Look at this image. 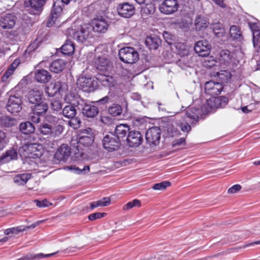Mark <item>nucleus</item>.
I'll return each mask as SVG.
<instances>
[{
    "label": "nucleus",
    "instance_id": "1",
    "mask_svg": "<svg viewBox=\"0 0 260 260\" xmlns=\"http://www.w3.org/2000/svg\"><path fill=\"white\" fill-rule=\"evenodd\" d=\"M220 106V101L219 98L209 99L206 101L201 109L194 107L187 108L185 115L191 123L197 122L203 115L210 112L214 108H218Z\"/></svg>",
    "mask_w": 260,
    "mask_h": 260
},
{
    "label": "nucleus",
    "instance_id": "2",
    "mask_svg": "<svg viewBox=\"0 0 260 260\" xmlns=\"http://www.w3.org/2000/svg\"><path fill=\"white\" fill-rule=\"evenodd\" d=\"M94 138L91 128H87L82 129L80 131L78 137L72 139L71 144L74 148L79 151L83 149V147L90 146L94 141Z\"/></svg>",
    "mask_w": 260,
    "mask_h": 260
},
{
    "label": "nucleus",
    "instance_id": "3",
    "mask_svg": "<svg viewBox=\"0 0 260 260\" xmlns=\"http://www.w3.org/2000/svg\"><path fill=\"white\" fill-rule=\"evenodd\" d=\"M118 55L120 59L125 63H136L139 59L137 51L133 47H126L120 49Z\"/></svg>",
    "mask_w": 260,
    "mask_h": 260
},
{
    "label": "nucleus",
    "instance_id": "4",
    "mask_svg": "<svg viewBox=\"0 0 260 260\" xmlns=\"http://www.w3.org/2000/svg\"><path fill=\"white\" fill-rule=\"evenodd\" d=\"M93 37L92 27L89 23L81 25L80 28L73 34V38L81 43L85 42L87 40Z\"/></svg>",
    "mask_w": 260,
    "mask_h": 260
},
{
    "label": "nucleus",
    "instance_id": "5",
    "mask_svg": "<svg viewBox=\"0 0 260 260\" xmlns=\"http://www.w3.org/2000/svg\"><path fill=\"white\" fill-rule=\"evenodd\" d=\"M223 88V86L221 82L209 81L206 82L205 84V92L207 94L212 96V98H219L220 101V106L221 107V97H215L221 93Z\"/></svg>",
    "mask_w": 260,
    "mask_h": 260
},
{
    "label": "nucleus",
    "instance_id": "6",
    "mask_svg": "<svg viewBox=\"0 0 260 260\" xmlns=\"http://www.w3.org/2000/svg\"><path fill=\"white\" fill-rule=\"evenodd\" d=\"M77 87L85 92L93 91L97 86V82L90 77L80 76L76 82Z\"/></svg>",
    "mask_w": 260,
    "mask_h": 260
},
{
    "label": "nucleus",
    "instance_id": "7",
    "mask_svg": "<svg viewBox=\"0 0 260 260\" xmlns=\"http://www.w3.org/2000/svg\"><path fill=\"white\" fill-rule=\"evenodd\" d=\"M161 130L159 127L153 126L149 128L145 134L146 140L150 145L156 146L159 143Z\"/></svg>",
    "mask_w": 260,
    "mask_h": 260
},
{
    "label": "nucleus",
    "instance_id": "8",
    "mask_svg": "<svg viewBox=\"0 0 260 260\" xmlns=\"http://www.w3.org/2000/svg\"><path fill=\"white\" fill-rule=\"evenodd\" d=\"M120 145V140L112 134L105 136L103 140L104 148L110 152L117 150Z\"/></svg>",
    "mask_w": 260,
    "mask_h": 260
},
{
    "label": "nucleus",
    "instance_id": "9",
    "mask_svg": "<svg viewBox=\"0 0 260 260\" xmlns=\"http://www.w3.org/2000/svg\"><path fill=\"white\" fill-rule=\"evenodd\" d=\"M89 24L91 25L92 31L100 34L106 32L109 27L107 21L102 17L94 18Z\"/></svg>",
    "mask_w": 260,
    "mask_h": 260
},
{
    "label": "nucleus",
    "instance_id": "10",
    "mask_svg": "<svg viewBox=\"0 0 260 260\" xmlns=\"http://www.w3.org/2000/svg\"><path fill=\"white\" fill-rule=\"evenodd\" d=\"M235 54L229 50H221L218 54L217 59L220 64L228 67L235 60Z\"/></svg>",
    "mask_w": 260,
    "mask_h": 260
},
{
    "label": "nucleus",
    "instance_id": "11",
    "mask_svg": "<svg viewBox=\"0 0 260 260\" xmlns=\"http://www.w3.org/2000/svg\"><path fill=\"white\" fill-rule=\"evenodd\" d=\"M22 100L20 96L11 95L6 105V109L12 113H18L22 109Z\"/></svg>",
    "mask_w": 260,
    "mask_h": 260
},
{
    "label": "nucleus",
    "instance_id": "12",
    "mask_svg": "<svg viewBox=\"0 0 260 260\" xmlns=\"http://www.w3.org/2000/svg\"><path fill=\"white\" fill-rule=\"evenodd\" d=\"M16 16L11 13L0 16V27L4 29L12 28L16 24Z\"/></svg>",
    "mask_w": 260,
    "mask_h": 260
},
{
    "label": "nucleus",
    "instance_id": "13",
    "mask_svg": "<svg viewBox=\"0 0 260 260\" xmlns=\"http://www.w3.org/2000/svg\"><path fill=\"white\" fill-rule=\"evenodd\" d=\"M194 51L199 56L206 57L209 55L211 51V45L206 40L197 42L194 46Z\"/></svg>",
    "mask_w": 260,
    "mask_h": 260
},
{
    "label": "nucleus",
    "instance_id": "14",
    "mask_svg": "<svg viewBox=\"0 0 260 260\" xmlns=\"http://www.w3.org/2000/svg\"><path fill=\"white\" fill-rule=\"evenodd\" d=\"M64 101L69 105L74 106L78 110L83 108L84 104V100L75 93H69L64 97Z\"/></svg>",
    "mask_w": 260,
    "mask_h": 260
},
{
    "label": "nucleus",
    "instance_id": "15",
    "mask_svg": "<svg viewBox=\"0 0 260 260\" xmlns=\"http://www.w3.org/2000/svg\"><path fill=\"white\" fill-rule=\"evenodd\" d=\"M126 140L130 147H138L142 143L143 139L139 131H132L128 133Z\"/></svg>",
    "mask_w": 260,
    "mask_h": 260
},
{
    "label": "nucleus",
    "instance_id": "16",
    "mask_svg": "<svg viewBox=\"0 0 260 260\" xmlns=\"http://www.w3.org/2000/svg\"><path fill=\"white\" fill-rule=\"evenodd\" d=\"M118 14L124 18H130L134 15L135 8L128 3L119 4L117 8Z\"/></svg>",
    "mask_w": 260,
    "mask_h": 260
},
{
    "label": "nucleus",
    "instance_id": "17",
    "mask_svg": "<svg viewBox=\"0 0 260 260\" xmlns=\"http://www.w3.org/2000/svg\"><path fill=\"white\" fill-rule=\"evenodd\" d=\"M94 65L98 70L102 72H108L112 68L110 61L104 56L96 58L94 60Z\"/></svg>",
    "mask_w": 260,
    "mask_h": 260
},
{
    "label": "nucleus",
    "instance_id": "18",
    "mask_svg": "<svg viewBox=\"0 0 260 260\" xmlns=\"http://www.w3.org/2000/svg\"><path fill=\"white\" fill-rule=\"evenodd\" d=\"M71 148L67 144H62L54 154L55 158L59 161H66L70 156Z\"/></svg>",
    "mask_w": 260,
    "mask_h": 260
},
{
    "label": "nucleus",
    "instance_id": "19",
    "mask_svg": "<svg viewBox=\"0 0 260 260\" xmlns=\"http://www.w3.org/2000/svg\"><path fill=\"white\" fill-rule=\"evenodd\" d=\"M178 9V4L176 0H165L160 6L161 12L169 14L176 11Z\"/></svg>",
    "mask_w": 260,
    "mask_h": 260
},
{
    "label": "nucleus",
    "instance_id": "20",
    "mask_svg": "<svg viewBox=\"0 0 260 260\" xmlns=\"http://www.w3.org/2000/svg\"><path fill=\"white\" fill-rule=\"evenodd\" d=\"M79 110H81L83 114L89 118L95 117L99 113V109L96 106L87 104L85 101L83 108L80 109Z\"/></svg>",
    "mask_w": 260,
    "mask_h": 260
},
{
    "label": "nucleus",
    "instance_id": "21",
    "mask_svg": "<svg viewBox=\"0 0 260 260\" xmlns=\"http://www.w3.org/2000/svg\"><path fill=\"white\" fill-rule=\"evenodd\" d=\"M35 79L38 82L46 83L50 80L51 76L47 70L39 69L35 72Z\"/></svg>",
    "mask_w": 260,
    "mask_h": 260
},
{
    "label": "nucleus",
    "instance_id": "22",
    "mask_svg": "<svg viewBox=\"0 0 260 260\" xmlns=\"http://www.w3.org/2000/svg\"><path fill=\"white\" fill-rule=\"evenodd\" d=\"M66 64L67 62L63 59H56L50 64L49 69L52 72L59 73L64 70Z\"/></svg>",
    "mask_w": 260,
    "mask_h": 260
},
{
    "label": "nucleus",
    "instance_id": "23",
    "mask_svg": "<svg viewBox=\"0 0 260 260\" xmlns=\"http://www.w3.org/2000/svg\"><path fill=\"white\" fill-rule=\"evenodd\" d=\"M43 92L39 90H31L28 95V101L29 103L35 105L42 101Z\"/></svg>",
    "mask_w": 260,
    "mask_h": 260
},
{
    "label": "nucleus",
    "instance_id": "24",
    "mask_svg": "<svg viewBox=\"0 0 260 260\" xmlns=\"http://www.w3.org/2000/svg\"><path fill=\"white\" fill-rule=\"evenodd\" d=\"M46 2V0H28L25 3V6L26 7L30 6L33 11L40 12L42 11Z\"/></svg>",
    "mask_w": 260,
    "mask_h": 260
},
{
    "label": "nucleus",
    "instance_id": "25",
    "mask_svg": "<svg viewBox=\"0 0 260 260\" xmlns=\"http://www.w3.org/2000/svg\"><path fill=\"white\" fill-rule=\"evenodd\" d=\"M129 132H130V127L125 124H121L117 125L115 129V133L116 135V137L118 140L122 139L126 136L127 137Z\"/></svg>",
    "mask_w": 260,
    "mask_h": 260
},
{
    "label": "nucleus",
    "instance_id": "26",
    "mask_svg": "<svg viewBox=\"0 0 260 260\" xmlns=\"http://www.w3.org/2000/svg\"><path fill=\"white\" fill-rule=\"evenodd\" d=\"M160 43L161 40L157 36L147 37L145 40V44L150 49H157Z\"/></svg>",
    "mask_w": 260,
    "mask_h": 260
},
{
    "label": "nucleus",
    "instance_id": "27",
    "mask_svg": "<svg viewBox=\"0 0 260 260\" xmlns=\"http://www.w3.org/2000/svg\"><path fill=\"white\" fill-rule=\"evenodd\" d=\"M48 109V106L47 104L43 100L38 102L37 104L34 105V107L32 108V111H34V113L39 115L45 114Z\"/></svg>",
    "mask_w": 260,
    "mask_h": 260
},
{
    "label": "nucleus",
    "instance_id": "28",
    "mask_svg": "<svg viewBox=\"0 0 260 260\" xmlns=\"http://www.w3.org/2000/svg\"><path fill=\"white\" fill-rule=\"evenodd\" d=\"M211 28L215 35L218 38H222L225 35V31L223 25L220 22L212 23Z\"/></svg>",
    "mask_w": 260,
    "mask_h": 260
},
{
    "label": "nucleus",
    "instance_id": "29",
    "mask_svg": "<svg viewBox=\"0 0 260 260\" xmlns=\"http://www.w3.org/2000/svg\"><path fill=\"white\" fill-rule=\"evenodd\" d=\"M17 153L14 149L7 150L6 153L0 157V161L2 163L8 162L12 160L16 159Z\"/></svg>",
    "mask_w": 260,
    "mask_h": 260
},
{
    "label": "nucleus",
    "instance_id": "30",
    "mask_svg": "<svg viewBox=\"0 0 260 260\" xmlns=\"http://www.w3.org/2000/svg\"><path fill=\"white\" fill-rule=\"evenodd\" d=\"M29 154L33 157H40L43 152V148L42 145L36 143H30Z\"/></svg>",
    "mask_w": 260,
    "mask_h": 260
},
{
    "label": "nucleus",
    "instance_id": "31",
    "mask_svg": "<svg viewBox=\"0 0 260 260\" xmlns=\"http://www.w3.org/2000/svg\"><path fill=\"white\" fill-rule=\"evenodd\" d=\"M208 22L206 18L201 15H197L194 19V24L197 30H201L207 27Z\"/></svg>",
    "mask_w": 260,
    "mask_h": 260
},
{
    "label": "nucleus",
    "instance_id": "32",
    "mask_svg": "<svg viewBox=\"0 0 260 260\" xmlns=\"http://www.w3.org/2000/svg\"><path fill=\"white\" fill-rule=\"evenodd\" d=\"M19 128L20 131L25 135H29L33 133L35 131L34 125L29 121L21 123Z\"/></svg>",
    "mask_w": 260,
    "mask_h": 260
},
{
    "label": "nucleus",
    "instance_id": "33",
    "mask_svg": "<svg viewBox=\"0 0 260 260\" xmlns=\"http://www.w3.org/2000/svg\"><path fill=\"white\" fill-rule=\"evenodd\" d=\"M74 106H66L62 110L61 114L68 118H73L75 117L77 111Z\"/></svg>",
    "mask_w": 260,
    "mask_h": 260
},
{
    "label": "nucleus",
    "instance_id": "34",
    "mask_svg": "<svg viewBox=\"0 0 260 260\" xmlns=\"http://www.w3.org/2000/svg\"><path fill=\"white\" fill-rule=\"evenodd\" d=\"M230 34L231 37L234 40L240 41L243 39L240 28L237 25H233L230 27Z\"/></svg>",
    "mask_w": 260,
    "mask_h": 260
},
{
    "label": "nucleus",
    "instance_id": "35",
    "mask_svg": "<svg viewBox=\"0 0 260 260\" xmlns=\"http://www.w3.org/2000/svg\"><path fill=\"white\" fill-rule=\"evenodd\" d=\"M61 49L62 54L70 55L72 54L75 51L74 44L72 41L67 40L62 45Z\"/></svg>",
    "mask_w": 260,
    "mask_h": 260
},
{
    "label": "nucleus",
    "instance_id": "36",
    "mask_svg": "<svg viewBox=\"0 0 260 260\" xmlns=\"http://www.w3.org/2000/svg\"><path fill=\"white\" fill-rule=\"evenodd\" d=\"M50 109L53 112L61 113L62 108V103L60 99L53 98L50 102Z\"/></svg>",
    "mask_w": 260,
    "mask_h": 260
},
{
    "label": "nucleus",
    "instance_id": "37",
    "mask_svg": "<svg viewBox=\"0 0 260 260\" xmlns=\"http://www.w3.org/2000/svg\"><path fill=\"white\" fill-rule=\"evenodd\" d=\"M31 175L29 173L18 174L14 178V181L18 185H24L30 178Z\"/></svg>",
    "mask_w": 260,
    "mask_h": 260
},
{
    "label": "nucleus",
    "instance_id": "38",
    "mask_svg": "<svg viewBox=\"0 0 260 260\" xmlns=\"http://www.w3.org/2000/svg\"><path fill=\"white\" fill-rule=\"evenodd\" d=\"M54 254V253H50V254H44L43 253L28 254L24 256H23L20 258H18V260L40 259L44 258V257H50Z\"/></svg>",
    "mask_w": 260,
    "mask_h": 260
},
{
    "label": "nucleus",
    "instance_id": "39",
    "mask_svg": "<svg viewBox=\"0 0 260 260\" xmlns=\"http://www.w3.org/2000/svg\"><path fill=\"white\" fill-rule=\"evenodd\" d=\"M15 118L8 116L2 115L0 119V125L2 126L9 127L15 125Z\"/></svg>",
    "mask_w": 260,
    "mask_h": 260
},
{
    "label": "nucleus",
    "instance_id": "40",
    "mask_svg": "<svg viewBox=\"0 0 260 260\" xmlns=\"http://www.w3.org/2000/svg\"><path fill=\"white\" fill-rule=\"evenodd\" d=\"M155 11V8L154 4L150 3L142 7L141 13L142 16L145 17L153 14Z\"/></svg>",
    "mask_w": 260,
    "mask_h": 260
},
{
    "label": "nucleus",
    "instance_id": "41",
    "mask_svg": "<svg viewBox=\"0 0 260 260\" xmlns=\"http://www.w3.org/2000/svg\"><path fill=\"white\" fill-rule=\"evenodd\" d=\"M64 169L68 171H73L78 174H86L89 172L90 170L89 166H84L83 169H80L75 166H69L64 167Z\"/></svg>",
    "mask_w": 260,
    "mask_h": 260
},
{
    "label": "nucleus",
    "instance_id": "42",
    "mask_svg": "<svg viewBox=\"0 0 260 260\" xmlns=\"http://www.w3.org/2000/svg\"><path fill=\"white\" fill-rule=\"evenodd\" d=\"M111 200L109 198H104L103 200L96 202H93L90 203V209H93L98 207H106L110 205Z\"/></svg>",
    "mask_w": 260,
    "mask_h": 260
},
{
    "label": "nucleus",
    "instance_id": "43",
    "mask_svg": "<svg viewBox=\"0 0 260 260\" xmlns=\"http://www.w3.org/2000/svg\"><path fill=\"white\" fill-rule=\"evenodd\" d=\"M216 76L220 79L221 82H226L230 79L231 75L228 71L221 70L216 73Z\"/></svg>",
    "mask_w": 260,
    "mask_h": 260
},
{
    "label": "nucleus",
    "instance_id": "44",
    "mask_svg": "<svg viewBox=\"0 0 260 260\" xmlns=\"http://www.w3.org/2000/svg\"><path fill=\"white\" fill-rule=\"evenodd\" d=\"M99 79L102 84L105 86L110 87L114 85V79L111 76H103Z\"/></svg>",
    "mask_w": 260,
    "mask_h": 260
},
{
    "label": "nucleus",
    "instance_id": "45",
    "mask_svg": "<svg viewBox=\"0 0 260 260\" xmlns=\"http://www.w3.org/2000/svg\"><path fill=\"white\" fill-rule=\"evenodd\" d=\"M39 131L43 135H50L53 133L52 126L48 123H43L40 125Z\"/></svg>",
    "mask_w": 260,
    "mask_h": 260
},
{
    "label": "nucleus",
    "instance_id": "46",
    "mask_svg": "<svg viewBox=\"0 0 260 260\" xmlns=\"http://www.w3.org/2000/svg\"><path fill=\"white\" fill-rule=\"evenodd\" d=\"M170 182L168 181H164L160 183L154 184L152 187L154 190H162L166 189L168 187L171 185Z\"/></svg>",
    "mask_w": 260,
    "mask_h": 260
},
{
    "label": "nucleus",
    "instance_id": "47",
    "mask_svg": "<svg viewBox=\"0 0 260 260\" xmlns=\"http://www.w3.org/2000/svg\"><path fill=\"white\" fill-rule=\"evenodd\" d=\"M253 32V46H258L259 49L260 50V45L259 43L260 42V31L259 29H255L252 30Z\"/></svg>",
    "mask_w": 260,
    "mask_h": 260
},
{
    "label": "nucleus",
    "instance_id": "48",
    "mask_svg": "<svg viewBox=\"0 0 260 260\" xmlns=\"http://www.w3.org/2000/svg\"><path fill=\"white\" fill-rule=\"evenodd\" d=\"M109 112L113 116H119L122 113V109L119 105H114L109 109Z\"/></svg>",
    "mask_w": 260,
    "mask_h": 260
},
{
    "label": "nucleus",
    "instance_id": "49",
    "mask_svg": "<svg viewBox=\"0 0 260 260\" xmlns=\"http://www.w3.org/2000/svg\"><path fill=\"white\" fill-rule=\"evenodd\" d=\"M176 47L177 49L178 53L180 55L184 56L188 55V50L183 44L178 43L176 45Z\"/></svg>",
    "mask_w": 260,
    "mask_h": 260
},
{
    "label": "nucleus",
    "instance_id": "50",
    "mask_svg": "<svg viewBox=\"0 0 260 260\" xmlns=\"http://www.w3.org/2000/svg\"><path fill=\"white\" fill-rule=\"evenodd\" d=\"M30 143L25 144L19 148L18 152L21 155L26 157L29 154L30 149Z\"/></svg>",
    "mask_w": 260,
    "mask_h": 260
},
{
    "label": "nucleus",
    "instance_id": "51",
    "mask_svg": "<svg viewBox=\"0 0 260 260\" xmlns=\"http://www.w3.org/2000/svg\"><path fill=\"white\" fill-rule=\"evenodd\" d=\"M141 202L139 200L135 199L131 202L127 203L123 206V210H128L134 207H140Z\"/></svg>",
    "mask_w": 260,
    "mask_h": 260
},
{
    "label": "nucleus",
    "instance_id": "52",
    "mask_svg": "<svg viewBox=\"0 0 260 260\" xmlns=\"http://www.w3.org/2000/svg\"><path fill=\"white\" fill-rule=\"evenodd\" d=\"M106 215L105 213H94L90 214L88 218L89 220L93 221L97 219H100L104 217Z\"/></svg>",
    "mask_w": 260,
    "mask_h": 260
},
{
    "label": "nucleus",
    "instance_id": "53",
    "mask_svg": "<svg viewBox=\"0 0 260 260\" xmlns=\"http://www.w3.org/2000/svg\"><path fill=\"white\" fill-rule=\"evenodd\" d=\"M55 87H57V90H55L54 92H50L49 90L50 88L49 87H47L45 89V92L49 96H53L54 94H55L57 92H60L61 90V87L60 86V83L59 82H57L55 84Z\"/></svg>",
    "mask_w": 260,
    "mask_h": 260
},
{
    "label": "nucleus",
    "instance_id": "54",
    "mask_svg": "<svg viewBox=\"0 0 260 260\" xmlns=\"http://www.w3.org/2000/svg\"><path fill=\"white\" fill-rule=\"evenodd\" d=\"M62 11V8L59 6H56V3H55L53 6L52 9L51 10V14L53 15H56V17L59 16L61 12Z\"/></svg>",
    "mask_w": 260,
    "mask_h": 260
},
{
    "label": "nucleus",
    "instance_id": "55",
    "mask_svg": "<svg viewBox=\"0 0 260 260\" xmlns=\"http://www.w3.org/2000/svg\"><path fill=\"white\" fill-rule=\"evenodd\" d=\"M55 146V141L50 139H46L44 143V147L45 149H48L54 148Z\"/></svg>",
    "mask_w": 260,
    "mask_h": 260
},
{
    "label": "nucleus",
    "instance_id": "56",
    "mask_svg": "<svg viewBox=\"0 0 260 260\" xmlns=\"http://www.w3.org/2000/svg\"><path fill=\"white\" fill-rule=\"evenodd\" d=\"M34 202L36 203V206L40 208L47 207L50 204L49 202L46 199L42 201L35 200H34Z\"/></svg>",
    "mask_w": 260,
    "mask_h": 260
},
{
    "label": "nucleus",
    "instance_id": "57",
    "mask_svg": "<svg viewBox=\"0 0 260 260\" xmlns=\"http://www.w3.org/2000/svg\"><path fill=\"white\" fill-rule=\"evenodd\" d=\"M14 72L13 71L12 69L8 68L2 77V81L4 82H7L9 77L13 74Z\"/></svg>",
    "mask_w": 260,
    "mask_h": 260
},
{
    "label": "nucleus",
    "instance_id": "58",
    "mask_svg": "<svg viewBox=\"0 0 260 260\" xmlns=\"http://www.w3.org/2000/svg\"><path fill=\"white\" fill-rule=\"evenodd\" d=\"M54 131V134L55 136L60 135L63 131L64 127L60 124H58L56 125L54 128H53V131Z\"/></svg>",
    "mask_w": 260,
    "mask_h": 260
},
{
    "label": "nucleus",
    "instance_id": "59",
    "mask_svg": "<svg viewBox=\"0 0 260 260\" xmlns=\"http://www.w3.org/2000/svg\"><path fill=\"white\" fill-rule=\"evenodd\" d=\"M71 119L72 120L70 121V125H73L74 128H77L78 127H79L81 123L80 120L78 119L77 117H75Z\"/></svg>",
    "mask_w": 260,
    "mask_h": 260
},
{
    "label": "nucleus",
    "instance_id": "60",
    "mask_svg": "<svg viewBox=\"0 0 260 260\" xmlns=\"http://www.w3.org/2000/svg\"><path fill=\"white\" fill-rule=\"evenodd\" d=\"M242 186L240 185L236 184L228 189V192L230 193H234L240 190Z\"/></svg>",
    "mask_w": 260,
    "mask_h": 260
},
{
    "label": "nucleus",
    "instance_id": "61",
    "mask_svg": "<svg viewBox=\"0 0 260 260\" xmlns=\"http://www.w3.org/2000/svg\"><path fill=\"white\" fill-rule=\"evenodd\" d=\"M179 127L183 132L188 133L191 130V127L188 123H181Z\"/></svg>",
    "mask_w": 260,
    "mask_h": 260
},
{
    "label": "nucleus",
    "instance_id": "62",
    "mask_svg": "<svg viewBox=\"0 0 260 260\" xmlns=\"http://www.w3.org/2000/svg\"><path fill=\"white\" fill-rule=\"evenodd\" d=\"M57 18L56 17V15H53L51 14H50V15L48 19L47 26L49 27L52 26V25L55 23Z\"/></svg>",
    "mask_w": 260,
    "mask_h": 260
},
{
    "label": "nucleus",
    "instance_id": "63",
    "mask_svg": "<svg viewBox=\"0 0 260 260\" xmlns=\"http://www.w3.org/2000/svg\"><path fill=\"white\" fill-rule=\"evenodd\" d=\"M41 115H39L37 114H35L34 111H32L31 115H30V119L32 121V122L38 123L40 122V116Z\"/></svg>",
    "mask_w": 260,
    "mask_h": 260
},
{
    "label": "nucleus",
    "instance_id": "64",
    "mask_svg": "<svg viewBox=\"0 0 260 260\" xmlns=\"http://www.w3.org/2000/svg\"><path fill=\"white\" fill-rule=\"evenodd\" d=\"M100 121L105 124H109L112 123V118L107 116H101Z\"/></svg>",
    "mask_w": 260,
    "mask_h": 260
}]
</instances>
